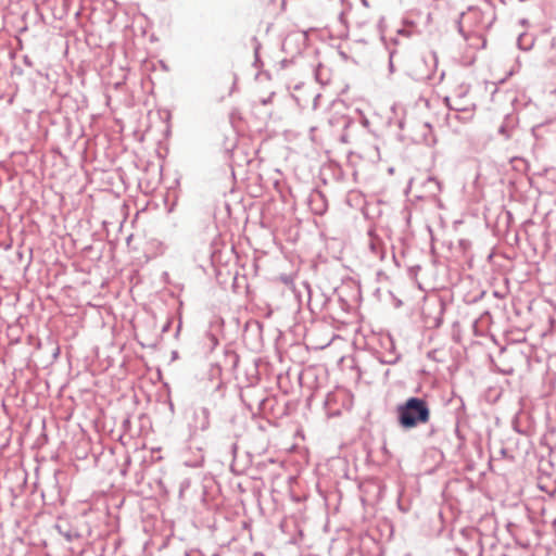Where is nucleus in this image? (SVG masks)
Segmentation results:
<instances>
[{"label": "nucleus", "mask_w": 556, "mask_h": 556, "mask_svg": "<svg viewBox=\"0 0 556 556\" xmlns=\"http://www.w3.org/2000/svg\"><path fill=\"white\" fill-rule=\"evenodd\" d=\"M397 415L400 425L410 429L419 424H427L430 419V409L425 400L409 397L404 404L397 406Z\"/></svg>", "instance_id": "obj_1"}]
</instances>
